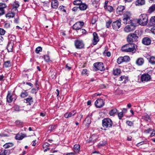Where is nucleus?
Returning a JSON list of instances; mask_svg holds the SVG:
<instances>
[{"instance_id": "f257e3e1", "label": "nucleus", "mask_w": 155, "mask_h": 155, "mask_svg": "<svg viewBox=\"0 0 155 155\" xmlns=\"http://www.w3.org/2000/svg\"><path fill=\"white\" fill-rule=\"evenodd\" d=\"M102 126L104 130H106L111 127L113 123L111 120L110 118H104L102 120Z\"/></svg>"}, {"instance_id": "f03ea898", "label": "nucleus", "mask_w": 155, "mask_h": 155, "mask_svg": "<svg viewBox=\"0 0 155 155\" xmlns=\"http://www.w3.org/2000/svg\"><path fill=\"white\" fill-rule=\"evenodd\" d=\"M148 17L146 14H143L140 15L137 21V22L142 25H145L147 23Z\"/></svg>"}, {"instance_id": "7ed1b4c3", "label": "nucleus", "mask_w": 155, "mask_h": 155, "mask_svg": "<svg viewBox=\"0 0 155 155\" xmlns=\"http://www.w3.org/2000/svg\"><path fill=\"white\" fill-rule=\"evenodd\" d=\"M131 14L129 12H126L124 14L123 22L125 24H130L132 20L130 19Z\"/></svg>"}, {"instance_id": "20e7f679", "label": "nucleus", "mask_w": 155, "mask_h": 155, "mask_svg": "<svg viewBox=\"0 0 155 155\" xmlns=\"http://www.w3.org/2000/svg\"><path fill=\"white\" fill-rule=\"evenodd\" d=\"M139 31L136 30L135 31L134 33L129 35L127 38V41L130 42L136 41L138 38V34Z\"/></svg>"}, {"instance_id": "39448f33", "label": "nucleus", "mask_w": 155, "mask_h": 155, "mask_svg": "<svg viewBox=\"0 0 155 155\" xmlns=\"http://www.w3.org/2000/svg\"><path fill=\"white\" fill-rule=\"evenodd\" d=\"M94 66L95 68V71L99 70L102 71L105 69L103 63L101 62L95 63L94 64Z\"/></svg>"}, {"instance_id": "423d86ee", "label": "nucleus", "mask_w": 155, "mask_h": 155, "mask_svg": "<svg viewBox=\"0 0 155 155\" xmlns=\"http://www.w3.org/2000/svg\"><path fill=\"white\" fill-rule=\"evenodd\" d=\"M129 24L130 25L126 26L124 28V31L128 33L131 32L135 29V26L134 23L131 22Z\"/></svg>"}, {"instance_id": "0eeeda50", "label": "nucleus", "mask_w": 155, "mask_h": 155, "mask_svg": "<svg viewBox=\"0 0 155 155\" xmlns=\"http://www.w3.org/2000/svg\"><path fill=\"white\" fill-rule=\"evenodd\" d=\"M84 23L83 22L78 21L76 22L72 26L73 29L75 30H79L82 28L84 25Z\"/></svg>"}, {"instance_id": "6e6552de", "label": "nucleus", "mask_w": 155, "mask_h": 155, "mask_svg": "<svg viewBox=\"0 0 155 155\" xmlns=\"http://www.w3.org/2000/svg\"><path fill=\"white\" fill-rule=\"evenodd\" d=\"M104 103L103 99L98 98L95 101V105L97 108H100L104 106Z\"/></svg>"}, {"instance_id": "1a4fd4ad", "label": "nucleus", "mask_w": 155, "mask_h": 155, "mask_svg": "<svg viewBox=\"0 0 155 155\" xmlns=\"http://www.w3.org/2000/svg\"><path fill=\"white\" fill-rule=\"evenodd\" d=\"M12 94L9 91H8V94L6 97L7 101L8 103H10L12 102L14 99L15 100L16 99V97L15 96L13 97Z\"/></svg>"}, {"instance_id": "9d476101", "label": "nucleus", "mask_w": 155, "mask_h": 155, "mask_svg": "<svg viewBox=\"0 0 155 155\" xmlns=\"http://www.w3.org/2000/svg\"><path fill=\"white\" fill-rule=\"evenodd\" d=\"M150 79V76L147 74H143L141 76V80L142 82H147Z\"/></svg>"}, {"instance_id": "9b49d317", "label": "nucleus", "mask_w": 155, "mask_h": 155, "mask_svg": "<svg viewBox=\"0 0 155 155\" xmlns=\"http://www.w3.org/2000/svg\"><path fill=\"white\" fill-rule=\"evenodd\" d=\"M121 22L119 20H117L113 22L112 24L113 28L115 30H117L121 26Z\"/></svg>"}, {"instance_id": "f8f14e48", "label": "nucleus", "mask_w": 155, "mask_h": 155, "mask_svg": "<svg viewBox=\"0 0 155 155\" xmlns=\"http://www.w3.org/2000/svg\"><path fill=\"white\" fill-rule=\"evenodd\" d=\"M93 38L92 41V43L93 45H95L99 41V37L97 34L95 32L93 33Z\"/></svg>"}, {"instance_id": "ddd939ff", "label": "nucleus", "mask_w": 155, "mask_h": 155, "mask_svg": "<svg viewBox=\"0 0 155 155\" xmlns=\"http://www.w3.org/2000/svg\"><path fill=\"white\" fill-rule=\"evenodd\" d=\"M98 138V137L97 135L93 134L87 140V142L88 143H94L97 140Z\"/></svg>"}, {"instance_id": "4468645a", "label": "nucleus", "mask_w": 155, "mask_h": 155, "mask_svg": "<svg viewBox=\"0 0 155 155\" xmlns=\"http://www.w3.org/2000/svg\"><path fill=\"white\" fill-rule=\"evenodd\" d=\"M75 44L77 48H82L84 47V44L82 41L77 40L76 41Z\"/></svg>"}, {"instance_id": "2eb2a0df", "label": "nucleus", "mask_w": 155, "mask_h": 155, "mask_svg": "<svg viewBox=\"0 0 155 155\" xmlns=\"http://www.w3.org/2000/svg\"><path fill=\"white\" fill-rule=\"evenodd\" d=\"M137 47L136 45L132 43H129L122 46V48H137Z\"/></svg>"}, {"instance_id": "dca6fc26", "label": "nucleus", "mask_w": 155, "mask_h": 155, "mask_svg": "<svg viewBox=\"0 0 155 155\" xmlns=\"http://www.w3.org/2000/svg\"><path fill=\"white\" fill-rule=\"evenodd\" d=\"M125 8L124 6H120L117 8L116 12L118 14L121 15L123 14V11L124 10Z\"/></svg>"}, {"instance_id": "f3484780", "label": "nucleus", "mask_w": 155, "mask_h": 155, "mask_svg": "<svg viewBox=\"0 0 155 155\" xmlns=\"http://www.w3.org/2000/svg\"><path fill=\"white\" fill-rule=\"evenodd\" d=\"M25 137H26V136L25 134L22 133H18L16 135L15 138L16 140H20Z\"/></svg>"}, {"instance_id": "a211bd4d", "label": "nucleus", "mask_w": 155, "mask_h": 155, "mask_svg": "<svg viewBox=\"0 0 155 155\" xmlns=\"http://www.w3.org/2000/svg\"><path fill=\"white\" fill-rule=\"evenodd\" d=\"M136 49H121L123 52L128 53L130 55H132L133 54L135 53L136 51Z\"/></svg>"}, {"instance_id": "6ab92c4d", "label": "nucleus", "mask_w": 155, "mask_h": 155, "mask_svg": "<svg viewBox=\"0 0 155 155\" xmlns=\"http://www.w3.org/2000/svg\"><path fill=\"white\" fill-rule=\"evenodd\" d=\"M142 42L144 45H149L151 43V41L149 38L146 37L143 39Z\"/></svg>"}, {"instance_id": "aec40b11", "label": "nucleus", "mask_w": 155, "mask_h": 155, "mask_svg": "<svg viewBox=\"0 0 155 155\" xmlns=\"http://www.w3.org/2000/svg\"><path fill=\"white\" fill-rule=\"evenodd\" d=\"M144 60L143 58H138L136 61V64L139 65H142L144 63Z\"/></svg>"}, {"instance_id": "412c9836", "label": "nucleus", "mask_w": 155, "mask_h": 155, "mask_svg": "<svg viewBox=\"0 0 155 155\" xmlns=\"http://www.w3.org/2000/svg\"><path fill=\"white\" fill-rule=\"evenodd\" d=\"M12 6L13 7V8L12 9V10H15V11L18 12V10L17 9L19 6L18 2L16 1H15L13 3Z\"/></svg>"}, {"instance_id": "4be33fe9", "label": "nucleus", "mask_w": 155, "mask_h": 155, "mask_svg": "<svg viewBox=\"0 0 155 155\" xmlns=\"http://www.w3.org/2000/svg\"><path fill=\"white\" fill-rule=\"evenodd\" d=\"M58 1L57 0H53L51 2V6L54 8H56L58 7Z\"/></svg>"}, {"instance_id": "5701e85b", "label": "nucleus", "mask_w": 155, "mask_h": 155, "mask_svg": "<svg viewBox=\"0 0 155 155\" xmlns=\"http://www.w3.org/2000/svg\"><path fill=\"white\" fill-rule=\"evenodd\" d=\"M144 0H137L135 2L136 5H141L145 4Z\"/></svg>"}, {"instance_id": "b1692460", "label": "nucleus", "mask_w": 155, "mask_h": 155, "mask_svg": "<svg viewBox=\"0 0 155 155\" xmlns=\"http://www.w3.org/2000/svg\"><path fill=\"white\" fill-rule=\"evenodd\" d=\"M87 7L86 4L85 3H81L79 5V8L81 10H85Z\"/></svg>"}, {"instance_id": "393cba45", "label": "nucleus", "mask_w": 155, "mask_h": 155, "mask_svg": "<svg viewBox=\"0 0 155 155\" xmlns=\"http://www.w3.org/2000/svg\"><path fill=\"white\" fill-rule=\"evenodd\" d=\"M74 151L76 153H78L80 150V146L78 144H75L74 147Z\"/></svg>"}, {"instance_id": "a878e982", "label": "nucleus", "mask_w": 155, "mask_h": 155, "mask_svg": "<svg viewBox=\"0 0 155 155\" xmlns=\"http://www.w3.org/2000/svg\"><path fill=\"white\" fill-rule=\"evenodd\" d=\"M33 102V100L32 98L31 97H29L24 100V102L26 103H29L30 105L31 104V103Z\"/></svg>"}, {"instance_id": "bb28decb", "label": "nucleus", "mask_w": 155, "mask_h": 155, "mask_svg": "<svg viewBox=\"0 0 155 155\" xmlns=\"http://www.w3.org/2000/svg\"><path fill=\"white\" fill-rule=\"evenodd\" d=\"M149 62L152 65L155 64V57L153 56L149 58Z\"/></svg>"}, {"instance_id": "cd10ccee", "label": "nucleus", "mask_w": 155, "mask_h": 155, "mask_svg": "<svg viewBox=\"0 0 155 155\" xmlns=\"http://www.w3.org/2000/svg\"><path fill=\"white\" fill-rule=\"evenodd\" d=\"M104 8L106 10L110 12H112L113 10V7L110 5L104 6Z\"/></svg>"}, {"instance_id": "c85d7f7f", "label": "nucleus", "mask_w": 155, "mask_h": 155, "mask_svg": "<svg viewBox=\"0 0 155 155\" xmlns=\"http://www.w3.org/2000/svg\"><path fill=\"white\" fill-rule=\"evenodd\" d=\"M103 55L104 56L110 57L111 56V53L107 49H106L103 53Z\"/></svg>"}, {"instance_id": "c756f323", "label": "nucleus", "mask_w": 155, "mask_h": 155, "mask_svg": "<svg viewBox=\"0 0 155 155\" xmlns=\"http://www.w3.org/2000/svg\"><path fill=\"white\" fill-rule=\"evenodd\" d=\"M155 11V5H153L149 8L148 10V12L149 13H151Z\"/></svg>"}, {"instance_id": "7c9ffc66", "label": "nucleus", "mask_w": 155, "mask_h": 155, "mask_svg": "<svg viewBox=\"0 0 155 155\" xmlns=\"http://www.w3.org/2000/svg\"><path fill=\"white\" fill-rule=\"evenodd\" d=\"M121 73L120 70L118 68H116L113 71V74L114 75H118Z\"/></svg>"}, {"instance_id": "2f4dec72", "label": "nucleus", "mask_w": 155, "mask_h": 155, "mask_svg": "<svg viewBox=\"0 0 155 155\" xmlns=\"http://www.w3.org/2000/svg\"><path fill=\"white\" fill-rule=\"evenodd\" d=\"M10 153L9 150H2L0 153V155H7V154Z\"/></svg>"}, {"instance_id": "473e14b6", "label": "nucleus", "mask_w": 155, "mask_h": 155, "mask_svg": "<svg viewBox=\"0 0 155 155\" xmlns=\"http://www.w3.org/2000/svg\"><path fill=\"white\" fill-rule=\"evenodd\" d=\"M117 110L116 108L112 109L110 111V115L111 116H113L117 112Z\"/></svg>"}, {"instance_id": "72a5a7b5", "label": "nucleus", "mask_w": 155, "mask_h": 155, "mask_svg": "<svg viewBox=\"0 0 155 155\" xmlns=\"http://www.w3.org/2000/svg\"><path fill=\"white\" fill-rule=\"evenodd\" d=\"M13 143H6V144H4L3 146V147L5 148H9L10 147L13 146Z\"/></svg>"}, {"instance_id": "f704fd0d", "label": "nucleus", "mask_w": 155, "mask_h": 155, "mask_svg": "<svg viewBox=\"0 0 155 155\" xmlns=\"http://www.w3.org/2000/svg\"><path fill=\"white\" fill-rule=\"evenodd\" d=\"M13 41L11 40L9 42L8 44L7 48H13Z\"/></svg>"}, {"instance_id": "c9c22d12", "label": "nucleus", "mask_w": 155, "mask_h": 155, "mask_svg": "<svg viewBox=\"0 0 155 155\" xmlns=\"http://www.w3.org/2000/svg\"><path fill=\"white\" fill-rule=\"evenodd\" d=\"M117 62L118 64H120L124 62L123 57L121 56L119 57L117 60Z\"/></svg>"}, {"instance_id": "e433bc0d", "label": "nucleus", "mask_w": 155, "mask_h": 155, "mask_svg": "<svg viewBox=\"0 0 155 155\" xmlns=\"http://www.w3.org/2000/svg\"><path fill=\"white\" fill-rule=\"evenodd\" d=\"M15 16V13L13 12L8 13L6 14L5 15V16L6 18H13Z\"/></svg>"}, {"instance_id": "4c0bfd02", "label": "nucleus", "mask_w": 155, "mask_h": 155, "mask_svg": "<svg viewBox=\"0 0 155 155\" xmlns=\"http://www.w3.org/2000/svg\"><path fill=\"white\" fill-rule=\"evenodd\" d=\"M124 62H127L129 61L130 60L129 57L128 56H125L123 57Z\"/></svg>"}, {"instance_id": "58836bf2", "label": "nucleus", "mask_w": 155, "mask_h": 155, "mask_svg": "<svg viewBox=\"0 0 155 155\" xmlns=\"http://www.w3.org/2000/svg\"><path fill=\"white\" fill-rule=\"evenodd\" d=\"M127 79V77L125 76H121L120 78L119 81H124L123 82H125Z\"/></svg>"}, {"instance_id": "ea45409f", "label": "nucleus", "mask_w": 155, "mask_h": 155, "mask_svg": "<svg viewBox=\"0 0 155 155\" xmlns=\"http://www.w3.org/2000/svg\"><path fill=\"white\" fill-rule=\"evenodd\" d=\"M4 66L6 68L11 66V64L10 63V61H7L5 62Z\"/></svg>"}, {"instance_id": "a19ab883", "label": "nucleus", "mask_w": 155, "mask_h": 155, "mask_svg": "<svg viewBox=\"0 0 155 155\" xmlns=\"http://www.w3.org/2000/svg\"><path fill=\"white\" fill-rule=\"evenodd\" d=\"M28 95V94L27 92L26 91H25L24 92H22L21 94V96L23 97L24 98L26 96H27Z\"/></svg>"}, {"instance_id": "79ce46f5", "label": "nucleus", "mask_w": 155, "mask_h": 155, "mask_svg": "<svg viewBox=\"0 0 155 155\" xmlns=\"http://www.w3.org/2000/svg\"><path fill=\"white\" fill-rule=\"evenodd\" d=\"M112 22V21L110 19L106 22V26L107 28H109Z\"/></svg>"}, {"instance_id": "37998d69", "label": "nucleus", "mask_w": 155, "mask_h": 155, "mask_svg": "<svg viewBox=\"0 0 155 155\" xmlns=\"http://www.w3.org/2000/svg\"><path fill=\"white\" fill-rule=\"evenodd\" d=\"M81 3V0H76L73 2V4L76 5H79Z\"/></svg>"}, {"instance_id": "c03bdc74", "label": "nucleus", "mask_w": 155, "mask_h": 155, "mask_svg": "<svg viewBox=\"0 0 155 155\" xmlns=\"http://www.w3.org/2000/svg\"><path fill=\"white\" fill-rule=\"evenodd\" d=\"M85 120L87 122V124H88V125H89L91 122V119L89 117H87Z\"/></svg>"}, {"instance_id": "a18cd8bd", "label": "nucleus", "mask_w": 155, "mask_h": 155, "mask_svg": "<svg viewBox=\"0 0 155 155\" xmlns=\"http://www.w3.org/2000/svg\"><path fill=\"white\" fill-rule=\"evenodd\" d=\"M44 58L45 61L46 62H48L50 61V59L49 56L47 55H46L44 56Z\"/></svg>"}, {"instance_id": "49530a36", "label": "nucleus", "mask_w": 155, "mask_h": 155, "mask_svg": "<svg viewBox=\"0 0 155 155\" xmlns=\"http://www.w3.org/2000/svg\"><path fill=\"white\" fill-rule=\"evenodd\" d=\"M123 113L122 112H120L118 113V116L119 119H122V118L123 117Z\"/></svg>"}, {"instance_id": "de8ad7c7", "label": "nucleus", "mask_w": 155, "mask_h": 155, "mask_svg": "<svg viewBox=\"0 0 155 155\" xmlns=\"http://www.w3.org/2000/svg\"><path fill=\"white\" fill-rule=\"evenodd\" d=\"M126 123L129 126L132 127L133 126L134 124L133 122L128 120L126 121Z\"/></svg>"}, {"instance_id": "09e8293b", "label": "nucleus", "mask_w": 155, "mask_h": 155, "mask_svg": "<svg viewBox=\"0 0 155 155\" xmlns=\"http://www.w3.org/2000/svg\"><path fill=\"white\" fill-rule=\"evenodd\" d=\"M69 114V117H70L73 116H74L76 113L75 111H73L71 112H68Z\"/></svg>"}, {"instance_id": "8fccbe9b", "label": "nucleus", "mask_w": 155, "mask_h": 155, "mask_svg": "<svg viewBox=\"0 0 155 155\" xmlns=\"http://www.w3.org/2000/svg\"><path fill=\"white\" fill-rule=\"evenodd\" d=\"M50 145V144L47 143H45L43 145V147L44 148H46L48 149H50L48 148V147H49Z\"/></svg>"}, {"instance_id": "3c124183", "label": "nucleus", "mask_w": 155, "mask_h": 155, "mask_svg": "<svg viewBox=\"0 0 155 155\" xmlns=\"http://www.w3.org/2000/svg\"><path fill=\"white\" fill-rule=\"evenodd\" d=\"M57 125H51L50 127V128L49 129V130L52 131L54 129H55L57 127Z\"/></svg>"}, {"instance_id": "603ef678", "label": "nucleus", "mask_w": 155, "mask_h": 155, "mask_svg": "<svg viewBox=\"0 0 155 155\" xmlns=\"http://www.w3.org/2000/svg\"><path fill=\"white\" fill-rule=\"evenodd\" d=\"M150 22L153 25H155V16L152 17L150 18Z\"/></svg>"}, {"instance_id": "864d4df0", "label": "nucleus", "mask_w": 155, "mask_h": 155, "mask_svg": "<svg viewBox=\"0 0 155 155\" xmlns=\"http://www.w3.org/2000/svg\"><path fill=\"white\" fill-rule=\"evenodd\" d=\"M6 6V5L5 4L0 3V8L4 9Z\"/></svg>"}, {"instance_id": "5fc2aeb1", "label": "nucleus", "mask_w": 155, "mask_h": 155, "mask_svg": "<svg viewBox=\"0 0 155 155\" xmlns=\"http://www.w3.org/2000/svg\"><path fill=\"white\" fill-rule=\"evenodd\" d=\"M5 33V31L3 29L0 28V35H4Z\"/></svg>"}, {"instance_id": "6e6d98bb", "label": "nucleus", "mask_w": 155, "mask_h": 155, "mask_svg": "<svg viewBox=\"0 0 155 155\" xmlns=\"http://www.w3.org/2000/svg\"><path fill=\"white\" fill-rule=\"evenodd\" d=\"M5 14V11L4 9L0 8V16Z\"/></svg>"}, {"instance_id": "4d7b16f0", "label": "nucleus", "mask_w": 155, "mask_h": 155, "mask_svg": "<svg viewBox=\"0 0 155 155\" xmlns=\"http://www.w3.org/2000/svg\"><path fill=\"white\" fill-rule=\"evenodd\" d=\"M144 117L145 120H146L148 121L149 120H150V116L148 115L147 114H146L144 116Z\"/></svg>"}, {"instance_id": "13d9d810", "label": "nucleus", "mask_w": 155, "mask_h": 155, "mask_svg": "<svg viewBox=\"0 0 155 155\" xmlns=\"http://www.w3.org/2000/svg\"><path fill=\"white\" fill-rule=\"evenodd\" d=\"M80 32L82 33V34H85L86 33V31L83 28H81V29H80Z\"/></svg>"}, {"instance_id": "bf43d9fd", "label": "nucleus", "mask_w": 155, "mask_h": 155, "mask_svg": "<svg viewBox=\"0 0 155 155\" xmlns=\"http://www.w3.org/2000/svg\"><path fill=\"white\" fill-rule=\"evenodd\" d=\"M150 31L153 34H155V26L151 28Z\"/></svg>"}, {"instance_id": "052dcab7", "label": "nucleus", "mask_w": 155, "mask_h": 155, "mask_svg": "<svg viewBox=\"0 0 155 155\" xmlns=\"http://www.w3.org/2000/svg\"><path fill=\"white\" fill-rule=\"evenodd\" d=\"M87 74V70L86 69H84L82 72V74Z\"/></svg>"}, {"instance_id": "680f3d73", "label": "nucleus", "mask_w": 155, "mask_h": 155, "mask_svg": "<svg viewBox=\"0 0 155 155\" xmlns=\"http://www.w3.org/2000/svg\"><path fill=\"white\" fill-rule=\"evenodd\" d=\"M4 26L6 28H9L10 27V24L9 23H5L4 25Z\"/></svg>"}, {"instance_id": "e2e57ef3", "label": "nucleus", "mask_w": 155, "mask_h": 155, "mask_svg": "<svg viewBox=\"0 0 155 155\" xmlns=\"http://www.w3.org/2000/svg\"><path fill=\"white\" fill-rule=\"evenodd\" d=\"M152 130V129L150 128H149L147 130H144V132L146 134L149 133L150 131Z\"/></svg>"}, {"instance_id": "0e129e2a", "label": "nucleus", "mask_w": 155, "mask_h": 155, "mask_svg": "<svg viewBox=\"0 0 155 155\" xmlns=\"http://www.w3.org/2000/svg\"><path fill=\"white\" fill-rule=\"evenodd\" d=\"M38 87H37V90L33 88L31 90V93H36L37 92V91H38Z\"/></svg>"}, {"instance_id": "69168bd1", "label": "nucleus", "mask_w": 155, "mask_h": 155, "mask_svg": "<svg viewBox=\"0 0 155 155\" xmlns=\"http://www.w3.org/2000/svg\"><path fill=\"white\" fill-rule=\"evenodd\" d=\"M96 21L97 20L96 18H93L91 20V22L92 24H94L96 23Z\"/></svg>"}, {"instance_id": "338daca9", "label": "nucleus", "mask_w": 155, "mask_h": 155, "mask_svg": "<svg viewBox=\"0 0 155 155\" xmlns=\"http://www.w3.org/2000/svg\"><path fill=\"white\" fill-rule=\"evenodd\" d=\"M15 123L17 125H22V122L19 120H17L15 121Z\"/></svg>"}, {"instance_id": "774afa93", "label": "nucleus", "mask_w": 155, "mask_h": 155, "mask_svg": "<svg viewBox=\"0 0 155 155\" xmlns=\"http://www.w3.org/2000/svg\"><path fill=\"white\" fill-rule=\"evenodd\" d=\"M78 7H74L72 9V10L74 12H76L77 11V10H78Z\"/></svg>"}]
</instances>
